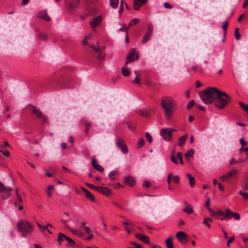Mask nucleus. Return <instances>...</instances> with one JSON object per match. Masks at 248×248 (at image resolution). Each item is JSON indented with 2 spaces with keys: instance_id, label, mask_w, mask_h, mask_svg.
Here are the masks:
<instances>
[{
  "instance_id": "nucleus-1",
  "label": "nucleus",
  "mask_w": 248,
  "mask_h": 248,
  "mask_svg": "<svg viewBox=\"0 0 248 248\" xmlns=\"http://www.w3.org/2000/svg\"><path fill=\"white\" fill-rule=\"evenodd\" d=\"M161 106L163 109L165 117L170 120L173 115L175 103L173 98L170 96L162 97L161 100Z\"/></svg>"
},
{
  "instance_id": "nucleus-2",
  "label": "nucleus",
  "mask_w": 248,
  "mask_h": 248,
  "mask_svg": "<svg viewBox=\"0 0 248 248\" xmlns=\"http://www.w3.org/2000/svg\"><path fill=\"white\" fill-rule=\"evenodd\" d=\"M220 91L216 88H209L200 94V96L203 102L209 104L215 101Z\"/></svg>"
},
{
  "instance_id": "nucleus-3",
  "label": "nucleus",
  "mask_w": 248,
  "mask_h": 248,
  "mask_svg": "<svg viewBox=\"0 0 248 248\" xmlns=\"http://www.w3.org/2000/svg\"><path fill=\"white\" fill-rule=\"evenodd\" d=\"M17 228L18 231L21 233L22 236L26 237L28 234L32 232L33 226L28 221L22 220L17 222Z\"/></svg>"
},
{
  "instance_id": "nucleus-4",
  "label": "nucleus",
  "mask_w": 248,
  "mask_h": 248,
  "mask_svg": "<svg viewBox=\"0 0 248 248\" xmlns=\"http://www.w3.org/2000/svg\"><path fill=\"white\" fill-rule=\"evenodd\" d=\"M231 100V97L225 92L220 91L215 101V106L219 109L225 108Z\"/></svg>"
},
{
  "instance_id": "nucleus-5",
  "label": "nucleus",
  "mask_w": 248,
  "mask_h": 248,
  "mask_svg": "<svg viewBox=\"0 0 248 248\" xmlns=\"http://www.w3.org/2000/svg\"><path fill=\"white\" fill-rule=\"evenodd\" d=\"M0 193L2 194L1 197L3 199H6L11 196L12 194V189L6 187L0 181Z\"/></svg>"
},
{
  "instance_id": "nucleus-6",
  "label": "nucleus",
  "mask_w": 248,
  "mask_h": 248,
  "mask_svg": "<svg viewBox=\"0 0 248 248\" xmlns=\"http://www.w3.org/2000/svg\"><path fill=\"white\" fill-rule=\"evenodd\" d=\"M173 131H174V130L171 128H164L161 130L160 135L165 140L168 141L171 139L172 132Z\"/></svg>"
},
{
  "instance_id": "nucleus-7",
  "label": "nucleus",
  "mask_w": 248,
  "mask_h": 248,
  "mask_svg": "<svg viewBox=\"0 0 248 248\" xmlns=\"http://www.w3.org/2000/svg\"><path fill=\"white\" fill-rule=\"evenodd\" d=\"M153 31V25L149 24L148 25L146 31L144 34L143 38L142 43L145 44L150 39Z\"/></svg>"
},
{
  "instance_id": "nucleus-8",
  "label": "nucleus",
  "mask_w": 248,
  "mask_h": 248,
  "mask_svg": "<svg viewBox=\"0 0 248 248\" xmlns=\"http://www.w3.org/2000/svg\"><path fill=\"white\" fill-rule=\"evenodd\" d=\"M232 217H234L238 220L240 219V215L237 213L232 212L230 209H226L224 213V219L230 220Z\"/></svg>"
},
{
  "instance_id": "nucleus-9",
  "label": "nucleus",
  "mask_w": 248,
  "mask_h": 248,
  "mask_svg": "<svg viewBox=\"0 0 248 248\" xmlns=\"http://www.w3.org/2000/svg\"><path fill=\"white\" fill-rule=\"evenodd\" d=\"M116 145L119 148H120L121 151L124 154L127 153V152L128 151V148H127L126 144H125L124 141L120 137H117L116 139Z\"/></svg>"
},
{
  "instance_id": "nucleus-10",
  "label": "nucleus",
  "mask_w": 248,
  "mask_h": 248,
  "mask_svg": "<svg viewBox=\"0 0 248 248\" xmlns=\"http://www.w3.org/2000/svg\"><path fill=\"white\" fill-rule=\"evenodd\" d=\"M138 59L139 54L136 52L134 49H132L128 54L125 64L131 62L135 59L137 60Z\"/></svg>"
},
{
  "instance_id": "nucleus-11",
  "label": "nucleus",
  "mask_w": 248,
  "mask_h": 248,
  "mask_svg": "<svg viewBox=\"0 0 248 248\" xmlns=\"http://www.w3.org/2000/svg\"><path fill=\"white\" fill-rule=\"evenodd\" d=\"M90 47L93 48L95 51L98 52V55L97 56V58L98 59L102 60L104 58V54L103 53V51L105 48L104 46H97V47H94L91 46Z\"/></svg>"
},
{
  "instance_id": "nucleus-12",
  "label": "nucleus",
  "mask_w": 248,
  "mask_h": 248,
  "mask_svg": "<svg viewBox=\"0 0 248 248\" xmlns=\"http://www.w3.org/2000/svg\"><path fill=\"white\" fill-rule=\"evenodd\" d=\"M102 21V17L100 16L94 17L90 22V25L92 29L96 28Z\"/></svg>"
},
{
  "instance_id": "nucleus-13",
  "label": "nucleus",
  "mask_w": 248,
  "mask_h": 248,
  "mask_svg": "<svg viewBox=\"0 0 248 248\" xmlns=\"http://www.w3.org/2000/svg\"><path fill=\"white\" fill-rule=\"evenodd\" d=\"M171 180L175 184H179L180 178L178 175L173 176L172 173H170L167 176V183L169 185H170Z\"/></svg>"
},
{
  "instance_id": "nucleus-14",
  "label": "nucleus",
  "mask_w": 248,
  "mask_h": 248,
  "mask_svg": "<svg viewBox=\"0 0 248 248\" xmlns=\"http://www.w3.org/2000/svg\"><path fill=\"white\" fill-rule=\"evenodd\" d=\"M31 112L35 115L36 117L38 118H41L43 116L42 111L40 109L37 108L36 107L31 105Z\"/></svg>"
},
{
  "instance_id": "nucleus-15",
  "label": "nucleus",
  "mask_w": 248,
  "mask_h": 248,
  "mask_svg": "<svg viewBox=\"0 0 248 248\" xmlns=\"http://www.w3.org/2000/svg\"><path fill=\"white\" fill-rule=\"evenodd\" d=\"M148 0H134L133 8L136 10H139L141 6L146 3Z\"/></svg>"
},
{
  "instance_id": "nucleus-16",
  "label": "nucleus",
  "mask_w": 248,
  "mask_h": 248,
  "mask_svg": "<svg viewBox=\"0 0 248 248\" xmlns=\"http://www.w3.org/2000/svg\"><path fill=\"white\" fill-rule=\"evenodd\" d=\"M80 0H66L68 7L70 9H73L76 8L79 3Z\"/></svg>"
},
{
  "instance_id": "nucleus-17",
  "label": "nucleus",
  "mask_w": 248,
  "mask_h": 248,
  "mask_svg": "<svg viewBox=\"0 0 248 248\" xmlns=\"http://www.w3.org/2000/svg\"><path fill=\"white\" fill-rule=\"evenodd\" d=\"M97 191L104 194L108 196H110L111 193L110 189L109 188L105 186H98Z\"/></svg>"
},
{
  "instance_id": "nucleus-18",
  "label": "nucleus",
  "mask_w": 248,
  "mask_h": 248,
  "mask_svg": "<svg viewBox=\"0 0 248 248\" xmlns=\"http://www.w3.org/2000/svg\"><path fill=\"white\" fill-rule=\"evenodd\" d=\"M176 237L178 240L181 243H184L185 242V241L186 239V233L182 231H180L177 232L176 233Z\"/></svg>"
},
{
  "instance_id": "nucleus-19",
  "label": "nucleus",
  "mask_w": 248,
  "mask_h": 248,
  "mask_svg": "<svg viewBox=\"0 0 248 248\" xmlns=\"http://www.w3.org/2000/svg\"><path fill=\"white\" fill-rule=\"evenodd\" d=\"M237 171L236 170H232L229 171L226 174L222 175L220 178L222 181H226L232 177L233 175L236 174Z\"/></svg>"
},
{
  "instance_id": "nucleus-20",
  "label": "nucleus",
  "mask_w": 248,
  "mask_h": 248,
  "mask_svg": "<svg viewBox=\"0 0 248 248\" xmlns=\"http://www.w3.org/2000/svg\"><path fill=\"white\" fill-rule=\"evenodd\" d=\"M81 189L83 192L86 194V198L91 202H94L95 200L94 196L87 189L82 187Z\"/></svg>"
},
{
  "instance_id": "nucleus-21",
  "label": "nucleus",
  "mask_w": 248,
  "mask_h": 248,
  "mask_svg": "<svg viewBox=\"0 0 248 248\" xmlns=\"http://www.w3.org/2000/svg\"><path fill=\"white\" fill-rule=\"evenodd\" d=\"M136 237L140 240L143 241L146 244H149L150 243L149 238L145 235H143L140 233L136 234Z\"/></svg>"
},
{
  "instance_id": "nucleus-22",
  "label": "nucleus",
  "mask_w": 248,
  "mask_h": 248,
  "mask_svg": "<svg viewBox=\"0 0 248 248\" xmlns=\"http://www.w3.org/2000/svg\"><path fill=\"white\" fill-rule=\"evenodd\" d=\"M38 17L45 19L47 21L50 20V18L47 14L46 10H43L40 12L38 14Z\"/></svg>"
},
{
  "instance_id": "nucleus-23",
  "label": "nucleus",
  "mask_w": 248,
  "mask_h": 248,
  "mask_svg": "<svg viewBox=\"0 0 248 248\" xmlns=\"http://www.w3.org/2000/svg\"><path fill=\"white\" fill-rule=\"evenodd\" d=\"M125 183L127 185L132 186L135 184V180L132 176H128L125 178Z\"/></svg>"
},
{
  "instance_id": "nucleus-24",
  "label": "nucleus",
  "mask_w": 248,
  "mask_h": 248,
  "mask_svg": "<svg viewBox=\"0 0 248 248\" xmlns=\"http://www.w3.org/2000/svg\"><path fill=\"white\" fill-rule=\"evenodd\" d=\"M217 218H220L221 220H224V213L222 211L218 210L215 212L214 215Z\"/></svg>"
},
{
  "instance_id": "nucleus-25",
  "label": "nucleus",
  "mask_w": 248,
  "mask_h": 248,
  "mask_svg": "<svg viewBox=\"0 0 248 248\" xmlns=\"http://www.w3.org/2000/svg\"><path fill=\"white\" fill-rule=\"evenodd\" d=\"M186 176L188 178L189 183L190 187H193L196 183V181L194 178L189 173H187Z\"/></svg>"
},
{
  "instance_id": "nucleus-26",
  "label": "nucleus",
  "mask_w": 248,
  "mask_h": 248,
  "mask_svg": "<svg viewBox=\"0 0 248 248\" xmlns=\"http://www.w3.org/2000/svg\"><path fill=\"white\" fill-rule=\"evenodd\" d=\"M167 248H173V245L172 243V238L169 237L165 242Z\"/></svg>"
},
{
  "instance_id": "nucleus-27",
  "label": "nucleus",
  "mask_w": 248,
  "mask_h": 248,
  "mask_svg": "<svg viewBox=\"0 0 248 248\" xmlns=\"http://www.w3.org/2000/svg\"><path fill=\"white\" fill-rule=\"evenodd\" d=\"M86 222L85 221H82L81 222V227L83 228L85 230V231L87 233H90L91 232V230L89 227L86 226Z\"/></svg>"
},
{
  "instance_id": "nucleus-28",
  "label": "nucleus",
  "mask_w": 248,
  "mask_h": 248,
  "mask_svg": "<svg viewBox=\"0 0 248 248\" xmlns=\"http://www.w3.org/2000/svg\"><path fill=\"white\" fill-rule=\"evenodd\" d=\"M183 211L189 215L193 212V209L191 205H188L183 209Z\"/></svg>"
},
{
  "instance_id": "nucleus-29",
  "label": "nucleus",
  "mask_w": 248,
  "mask_h": 248,
  "mask_svg": "<svg viewBox=\"0 0 248 248\" xmlns=\"http://www.w3.org/2000/svg\"><path fill=\"white\" fill-rule=\"evenodd\" d=\"M213 220L210 217H206L203 219V223L206 225L208 228H210V222H212Z\"/></svg>"
},
{
  "instance_id": "nucleus-30",
  "label": "nucleus",
  "mask_w": 248,
  "mask_h": 248,
  "mask_svg": "<svg viewBox=\"0 0 248 248\" xmlns=\"http://www.w3.org/2000/svg\"><path fill=\"white\" fill-rule=\"evenodd\" d=\"M228 26V21H225L223 23V25L222 26V28L223 30V34H224V36H225L226 35L227 30Z\"/></svg>"
},
{
  "instance_id": "nucleus-31",
  "label": "nucleus",
  "mask_w": 248,
  "mask_h": 248,
  "mask_svg": "<svg viewBox=\"0 0 248 248\" xmlns=\"http://www.w3.org/2000/svg\"><path fill=\"white\" fill-rule=\"evenodd\" d=\"M186 138H187V136L186 135H184L180 138V139L179 140V145L180 146H182L184 144Z\"/></svg>"
},
{
  "instance_id": "nucleus-32",
  "label": "nucleus",
  "mask_w": 248,
  "mask_h": 248,
  "mask_svg": "<svg viewBox=\"0 0 248 248\" xmlns=\"http://www.w3.org/2000/svg\"><path fill=\"white\" fill-rule=\"evenodd\" d=\"M139 113L140 115L145 117H147L149 116V112L146 109L140 110L139 111Z\"/></svg>"
},
{
  "instance_id": "nucleus-33",
  "label": "nucleus",
  "mask_w": 248,
  "mask_h": 248,
  "mask_svg": "<svg viewBox=\"0 0 248 248\" xmlns=\"http://www.w3.org/2000/svg\"><path fill=\"white\" fill-rule=\"evenodd\" d=\"M66 236L65 234H64L62 233H59L58 234V241L60 244L61 243V242L65 240V237Z\"/></svg>"
},
{
  "instance_id": "nucleus-34",
  "label": "nucleus",
  "mask_w": 248,
  "mask_h": 248,
  "mask_svg": "<svg viewBox=\"0 0 248 248\" xmlns=\"http://www.w3.org/2000/svg\"><path fill=\"white\" fill-rule=\"evenodd\" d=\"M109 1L111 7L114 8L117 7L119 3V0H109Z\"/></svg>"
},
{
  "instance_id": "nucleus-35",
  "label": "nucleus",
  "mask_w": 248,
  "mask_h": 248,
  "mask_svg": "<svg viewBox=\"0 0 248 248\" xmlns=\"http://www.w3.org/2000/svg\"><path fill=\"white\" fill-rule=\"evenodd\" d=\"M139 19L135 18L132 19L129 23V26H132L134 25H136L139 21Z\"/></svg>"
},
{
  "instance_id": "nucleus-36",
  "label": "nucleus",
  "mask_w": 248,
  "mask_h": 248,
  "mask_svg": "<svg viewBox=\"0 0 248 248\" xmlns=\"http://www.w3.org/2000/svg\"><path fill=\"white\" fill-rule=\"evenodd\" d=\"M122 72L123 75L126 77H127L130 75V71L125 67L122 69Z\"/></svg>"
},
{
  "instance_id": "nucleus-37",
  "label": "nucleus",
  "mask_w": 248,
  "mask_h": 248,
  "mask_svg": "<svg viewBox=\"0 0 248 248\" xmlns=\"http://www.w3.org/2000/svg\"><path fill=\"white\" fill-rule=\"evenodd\" d=\"M238 193L240 195L243 197L244 200H248V193L240 190Z\"/></svg>"
},
{
  "instance_id": "nucleus-38",
  "label": "nucleus",
  "mask_w": 248,
  "mask_h": 248,
  "mask_svg": "<svg viewBox=\"0 0 248 248\" xmlns=\"http://www.w3.org/2000/svg\"><path fill=\"white\" fill-rule=\"evenodd\" d=\"M239 104L241 108H242L247 113H248V105L245 104L242 102H239Z\"/></svg>"
},
{
  "instance_id": "nucleus-39",
  "label": "nucleus",
  "mask_w": 248,
  "mask_h": 248,
  "mask_svg": "<svg viewBox=\"0 0 248 248\" xmlns=\"http://www.w3.org/2000/svg\"><path fill=\"white\" fill-rule=\"evenodd\" d=\"M145 138L146 139V140L149 143H151L152 142V141H153L152 137L149 132H146L145 133Z\"/></svg>"
},
{
  "instance_id": "nucleus-40",
  "label": "nucleus",
  "mask_w": 248,
  "mask_h": 248,
  "mask_svg": "<svg viewBox=\"0 0 248 248\" xmlns=\"http://www.w3.org/2000/svg\"><path fill=\"white\" fill-rule=\"evenodd\" d=\"M194 153V151L192 149L189 150L187 153L185 154V156L188 158L190 156H192Z\"/></svg>"
},
{
  "instance_id": "nucleus-41",
  "label": "nucleus",
  "mask_w": 248,
  "mask_h": 248,
  "mask_svg": "<svg viewBox=\"0 0 248 248\" xmlns=\"http://www.w3.org/2000/svg\"><path fill=\"white\" fill-rule=\"evenodd\" d=\"M144 143H145L144 140L142 138H140L139 141L138 147L139 148H141L144 145Z\"/></svg>"
},
{
  "instance_id": "nucleus-42",
  "label": "nucleus",
  "mask_w": 248,
  "mask_h": 248,
  "mask_svg": "<svg viewBox=\"0 0 248 248\" xmlns=\"http://www.w3.org/2000/svg\"><path fill=\"white\" fill-rule=\"evenodd\" d=\"M235 38L236 40H239L240 38V34L239 32V29L236 28L234 32Z\"/></svg>"
},
{
  "instance_id": "nucleus-43",
  "label": "nucleus",
  "mask_w": 248,
  "mask_h": 248,
  "mask_svg": "<svg viewBox=\"0 0 248 248\" xmlns=\"http://www.w3.org/2000/svg\"><path fill=\"white\" fill-rule=\"evenodd\" d=\"M86 186H87L88 187H89L91 189L96 190V191L97 190L98 186H96L95 185H93L90 184V183H86Z\"/></svg>"
},
{
  "instance_id": "nucleus-44",
  "label": "nucleus",
  "mask_w": 248,
  "mask_h": 248,
  "mask_svg": "<svg viewBox=\"0 0 248 248\" xmlns=\"http://www.w3.org/2000/svg\"><path fill=\"white\" fill-rule=\"evenodd\" d=\"M91 124L89 123V122H86L85 124V132L86 133H88L89 131V129L90 128H91Z\"/></svg>"
},
{
  "instance_id": "nucleus-45",
  "label": "nucleus",
  "mask_w": 248,
  "mask_h": 248,
  "mask_svg": "<svg viewBox=\"0 0 248 248\" xmlns=\"http://www.w3.org/2000/svg\"><path fill=\"white\" fill-rule=\"evenodd\" d=\"M94 169L100 172H103L104 170L103 167L98 164L94 167Z\"/></svg>"
},
{
  "instance_id": "nucleus-46",
  "label": "nucleus",
  "mask_w": 248,
  "mask_h": 248,
  "mask_svg": "<svg viewBox=\"0 0 248 248\" xmlns=\"http://www.w3.org/2000/svg\"><path fill=\"white\" fill-rule=\"evenodd\" d=\"M65 240H66L70 245H73L75 243L73 239H72L71 238H69L67 236L65 237Z\"/></svg>"
},
{
  "instance_id": "nucleus-47",
  "label": "nucleus",
  "mask_w": 248,
  "mask_h": 248,
  "mask_svg": "<svg viewBox=\"0 0 248 248\" xmlns=\"http://www.w3.org/2000/svg\"><path fill=\"white\" fill-rule=\"evenodd\" d=\"M241 187L244 190H248V183L243 182L241 185Z\"/></svg>"
},
{
  "instance_id": "nucleus-48",
  "label": "nucleus",
  "mask_w": 248,
  "mask_h": 248,
  "mask_svg": "<svg viewBox=\"0 0 248 248\" xmlns=\"http://www.w3.org/2000/svg\"><path fill=\"white\" fill-rule=\"evenodd\" d=\"M177 156L179 159L181 164H183V156L182 153L181 152L177 153Z\"/></svg>"
},
{
  "instance_id": "nucleus-49",
  "label": "nucleus",
  "mask_w": 248,
  "mask_h": 248,
  "mask_svg": "<svg viewBox=\"0 0 248 248\" xmlns=\"http://www.w3.org/2000/svg\"><path fill=\"white\" fill-rule=\"evenodd\" d=\"M53 188V185H50V186H47V188H48V190H47V195L49 197H51L52 196V194L50 192V190Z\"/></svg>"
},
{
  "instance_id": "nucleus-50",
  "label": "nucleus",
  "mask_w": 248,
  "mask_h": 248,
  "mask_svg": "<svg viewBox=\"0 0 248 248\" xmlns=\"http://www.w3.org/2000/svg\"><path fill=\"white\" fill-rule=\"evenodd\" d=\"M194 105V100H191L187 105V109H190Z\"/></svg>"
},
{
  "instance_id": "nucleus-51",
  "label": "nucleus",
  "mask_w": 248,
  "mask_h": 248,
  "mask_svg": "<svg viewBox=\"0 0 248 248\" xmlns=\"http://www.w3.org/2000/svg\"><path fill=\"white\" fill-rule=\"evenodd\" d=\"M0 152L2 153L3 155H4L7 157H8L10 155V153L8 150L2 151V150H0Z\"/></svg>"
},
{
  "instance_id": "nucleus-52",
  "label": "nucleus",
  "mask_w": 248,
  "mask_h": 248,
  "mask_svg": "<svg viewBox=\"0 0 248 248\" xmlns=\"http://www.w3.org/2000/svg\"><path fill=\"white\" fill-rule=\"evenodd\" d=\"M117 174V171L116 170H113L109 172L108 174V176L109 177H111L113 176H115Z\"/></svg>"
},
{
  "instance_id": "nucleus-53",
  "label": "nucleus",
  "mask_w": 248,
  "mask_h": 248,
  "mask_svg": "<svg viewBox=\"0 0 248 248\" xmlns=\"http://www.w3.org/2000/svg\"><path fill=\"white\" fill-rule=\"evenodd\" d=\"M98 164L96 160L94 157L92 158V165L93 168Z\"/></svg>"
},
{
  "instance_id": "nucleus-54",
  "label": "nucleus",
  "mask_w": 248,
  "mask_h": 248,
  "mask_svg": "<svg viewBox=\"0 0 248 248\" xmlns=\"http://www.w3.org/2000/svg\"><path fill=\"white\" fill-rule=\"evenodd\" d=\"M127 127L128 129L130 130H133L135 128L134 124L129 123H127Z\"/></svg>"
},
{
  "instance_id": "nucleus-55",
  "label": "nucleus",
  "mask_w": 248,
  "mask_h": 248,
  "mask_svg": "<svg viewBox=\"0 0 248 248\" xmlns=\"http://www.w3.org/2000/svg\"><path fill=\"white\" fill-rule=\"evenodd\" d=\"M17 200H16L15 202V204H17L18 203H21L22 202L21 197L20 196H17Z\"/></svg>"
},
{
  "instance_id": "nucleus-56",
  "label": "nucleus",
  "mask_w": 248,
  "mask_h": 248,
  "mask_svg": "<svg viewBox=\"0 0 248 248\" xmlns=\"http://www.w3.org/2000/svg\"><path fill=\"white\" fill-rule=\"evenodd\" d=\"M150 185H151V183H150L149 181H148L147 180H145L144 181L143 184V186L148 187Z\"/></svg>"
},
{
  "instance_id": "nucleus-57",
  "label": "nucleus",
  "mask_w": 248,
  "mask_h": 248,
  "mask_svg": "<svg viewBox=\"0 0 248 248\" xmlns=\"http://www.w3.org/2000/svg\"><path fill=\"white\" fill-rule=\"evenodd\" d=\"M128 28L125 26V25H124L123 26V27H122L119 30L120 31H127L128 30Z\"/></svg>"
},
{
  "instance_id": "nucleus-58",
  "label": "nucleus",
  "mask_w": 248,
  "mask_h": 248,
  "mask_svg": "<svg viewBox=\"0 0 248 248\" xmlns=\"http://www.w3.org/2000/svg\"><path fill=\"white\" fill-rule=\"evenodd\" d=\"M101 220L102 221V223L104 226V231L106 232H108V230L107 229V224L104 221V218L103 217H102Z\"/></svg>"
},
{
  "instance_id": "nucleus-59",
  "label": "nucleus",
  "mask_w": 248,
  "mask_h": 248,
  "mask_svg": "<svg viewBox=\"0 0 248 248\" xmlns=\"http://www.w3.org/2000/svg\"><path fill=\"white\" fill-rule=\"evenodd\" d=\"M164 6L167 9H171L172 8V6L168 2H165Z\"/></svg>"
},
{
  "instance_id": "nucleus-60",
  "label": "nucleus",
  "mask_w": 248,
  "mask_h": 248,
  "mask_svg": "<svg viewBox=\"0 0 248 248\" xmlns=\"http://www.w3.org/2000/svg\"><path fill=\"white\" fill-rule=\"evenodd\" d=\"M171 160L172 162H173L174 163H175V164H178V161L176 159V158H175V157L174 156V155H173L171 157Z\"/></svg>"
},
{
  "instance_id": "nucleus-61",
  "label": "nucleus",
  "mask_w": 248,
  "mask_h": 248,
  "mask_svg": "<svg viewBox=\"0 0 248 248\" xmlns=\"http://www.w3.org/2000/svg\"><path fill=\"white\" fill-rule=\"evenodd\" d=\"M210 198H207L206 202H205V206L207 208L210 207Z\"/></svg>"
},
{
  "instance_id": "nucleus-62",
  "label": "nucleus",
  "mask_w": 248,
  "mask_h": 248,
  "mask_svg": "<svg viewBox=\"0 0 248 248\" xmlns=\"http://www.w3.org/2000/svg\"><path fill=\"white\" fill-rule=\"evenodd\" d=\"M42 117H43V121L44 123H48V118L47 116L43 115Z\"/></svg>"
},
{
  "instance_id": "nucleus-63",
  "label": "nucleus",
  "mask_w": 248,
  "mask_h": 248,
  "mask_svg": "<svg viewBox=\"0 0 248 248\" xmlns=\"http://www.w3.org/2000/svg\"><path fill=\"white\" fill-rule=\"evenodd\" d=\"M234 240V237H231L227 242V246L228 247H230V244L232 243Z\"/></svg>"
},
{
  "instance_id": "nucleus-64",
  "label": "nucleus",
  "mask_w": 248,
  "mask_h": 248,
  "mask_svg": "<svg viewBox=\"0 0 248 248\" xmlns=\"http://www.w3.org/2000/svg\"><path fill=\"white\" fill-rule=\"evenodd\" d=\"M248 5V0H245L243 4V7L245 8Z\"/></svg>"
}]
</instances>
